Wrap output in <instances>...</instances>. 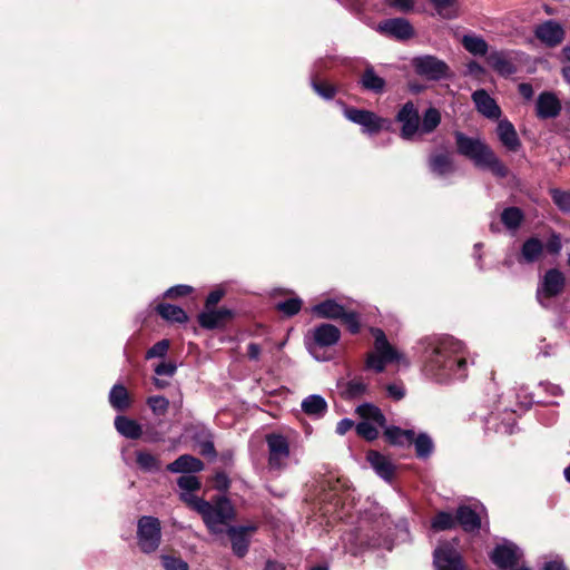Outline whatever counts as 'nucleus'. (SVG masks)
<instances>
[{
  "label": "nucleus",
  "mask_w": 570,
  "mask_h": 570,
  "mask_svg": "<svg viewBox=\"0 0 570 570\" xmlns=\"http://www.w3.org/2000/svg\"><path fill=\"white\" fill-rule=\"evenodd\" d=\"M456 522H459L465 531H474L480 528L481 520L476 509L468 505H461L456 511Z\"/></svg>",
  "instance_id": "a878e982"
},
{
  "label": "nucleus",
  "mask_w": 570,
  "mask_h": 570,
  "mask_svg": "<svg viewBox=\"0 0 570 570\" xmlns=\"http://www.w3.org/2000/svg\"><path fill=\"white\" fill-rule=\"evenodd\" d=\"M161 528L157 518L141 517L137 522V544L144 553L156 551L160 544Z\"/></svg>",
  "instance_id": "20e7f679"
},
{
  "label": "nucleus",
  "mask_w": 570,
  "mask_h": 570,
  "mask_svg": "<svg viewBox=\"0 0 570 570\" xmlns=\"http://www.w3.org/2000/svg\"><path fill=\"white\" fill-rule=\"evenodd\" d=\"M204 469V463L189 454L180 455L177 460L167 465V470L173 473L190 474Z\"/></svg>",
  "instance_id": "5701e85b"
},
{
  "label": "nucleus",
  "mask_w": 570,
  "mask_h": 570,
  "mask_svg": "<svg viewBox=\"0 0 570 570\" xmlns=\"http://www.w3.org/2000/svg\"><path fill=\"white\" fill-rule=\"evenodd\" d=\"M435 7L438 13L443 18H453L454 13L450 10V7L454 0H430Z\"/></svg>",
  "instance_id": "09e8293b"
},
{
  "label": "nucleus",
  "mask_w": 570,
  "mask_h": 570,
  "mask_svg": "<svg viewBox=\"0 0 570 570\" xmlns=\"http://www.w3.org/2000/svg\"><path fill=\"white\" fill-rule=\"evenodd\" d=\"M301 306H302V301L299 298L295 297V298H289L285 302L278 303L276 307L283 314H285L287 316H292L299 312Z\"/></svg>",
  "instance_id": "79ce46f5"
},
{
  "label": "nucleus",
  "mask_w": 570,
  "mask_h": 570,
  "mask_svg": "<svg viewBox=\"0 0 570 570\" xmlns=\"http://www.w3.org/2000/svg\"><path fill=\"white\" fill-rule=\"evenodd\" d=\"M247 355L250 360L257 361L261 355V347L256 343H249L247 346Z\"/></svg>",
  "instance_id": "680f3d73"
},
{
  "label": "nucleus",
  "mask_w": 570,
  "mask_h": 570,
  "mask_svg": "<svg viewBox=\"0 0 570 570\" xmlns=\"http://www.w3.org/2000/svg\"><path fill=\"white\" fill-rule=\"evenodd\" d=\"M497 136L501 144L511 151L518 150L521 146L514 126L507 119H502L498 122Z\"/></svg>",
  "instance_id": "4be33fe9"
},
{
  "label": "nucleus",
  "mask_w": 570,
  "mask_h": 570,
  "mask_svg": "<svg viewBox=\"0 0 570 570\" xmlns=\"http://www.w3.org/2000/svg\"><path fill=\"white\" fill-rule=\"evenodd\" d=\"M414 434V430H384L385 441L400 448L413 445Z\"/></svg>",
  "instance_id": "cd10ccee"
},
{
  "label": "nucleus",
  "mask_w": 570,
  "mask_h": 570,
  "mask_svg": "<svg viewBox=\"0 0 570 570\" xmlns=\"http://www.w3.org/2000/svg\"><path fill=\"white\" fill-rule=\"evenodd\" d=\"M148 405L156 415H164L168 410L169 402L164 396L155 395L148 399Z\"/></svg>",
  "instance_id": "37998d69"
},
{
  "label": "nucleus",
  "mask_w": 570,
  "mask_h": 570,
  "mask_svg": "<svg viewBox=\"0 0 570 570\" xmlns=\"http://www.w3.org/2000/svg\"><path fill=\"white\" fill-rule=\"evenodd\" d=\"M543 244L537 237L527 239L521 248V257L525 263H533L542 255Z\"/></svg>",
  "instance_id": "c756f323"
},
{
  "label": "nucleus",
  "mask_w": 570,
  "mask_h": 570,
  "mask_svg": "<svg viewBox=\"0 0 570 570\" xmlns=\"http://www.w3.org/2000/svg\"><path fill=\"white\" fill-rule=\"evenodd\" d=\"M412 67L419 76L428 80L439 81L452 77L449 66L434 56L415 57L412 60Z\"/></svg>",
  "instance_id": "39448f33"
},
{
  "label": "nucleus",
  "mask_w": 570,
  "mask_h": 570,
  "mask_svg": "<svg viewBox=\"0 0 570 570\" xmlns=\"http://www.w3.org/2000/svg\"><path fill=\"white\" fill-rule=\"evenodd\" d=\"M379 30L396 39H409L413 36V28L410 22L403 18H392L380 23Z\"/></svg>",
  "instance_id": "2eb2a0df"
},
{
  "label": "nucleus",
  "mask_w": 570,
  "mask_h": 570,
  "mask_svg": "<svg viewBox=\"0 0 570 570\" xmlns=\"http://www.w3.org/2000/svg\"><path fill=\"white\" fill-rule=\"evenodd\" d=\"M430 170L439 176L446 177L456 170L452 156L449 153L433 154L429 159Z\"/></svg>",
  "instance_id": "aec40b11"
},
{
  "label": "nucleus",
  "mask_w": 570,
  "mask_h": 570,
  "mask_svg": "<svg viewBox=\"0 0 570 570\" xmlns=\"http://www.w3.org/2000/svg\"><path fill=\"white\" fill-rule=\"evenodd\" d=\"M224 296V292L220 289H216L209 293L206 299V308H210L215 306Z\"/></svg>",
  "instance_id": "bf43d9fd"
},
{
  "label": "nucleus",
  "mask_w": 570,
  "mask_h": 570,
  "mask_svg": "<svg viewBox=\"0 0 570 570\" xmlns=\"http://www.w3.org/2000/svg\"><path fill=\"white\" fill-rule=\"evenodd\" d=\"M268 446V463L273 469H282L286 465L289 456V443L281 433H269L266 435Z\"/></svg>",
  "instance_id": "1a4fd4ad"
},
{
  "label": "nucleus",
  "mask_w": 570,
  "mask_h": 570,
  "mask_svg": "<svg viewBox=\"0 0 570 570\" xmlns=\"http://www.w3.org/2000/svg\"><path fill=\"white\" fill-rule=\"evenodd\" d=\"M441 122V114L436 108H429L424 115L422 124L420 125V134L432 132Z\"/></svg>",
  "instance_id": "e433bc0d"
},
{
  "label": "nucleus",
  "mask_w": 570,
  "mask_h": 570,
  "mask_svg": "<svg viewBox=\"0 0 570 570\" xmlns=\"http://www.w3.org/2000/svg\"><path fill=\"white\" fill-rule=\"evenodd\" d=\"M546 247L550 254L558 255L562 248L560 235L557 233H552L547 242Z\"/></svg>",
  "instance_id": "5fc2aeb1"
},
{
  "label": "nucleus",
  "mask_w": 570,
  "mask_h": 570,
  "mask_svg": "<svg viewBox=\"0 0 570 570\" xmlns=\"http://www.w3.org/2000/svg\"><path fill=\"white\" fill-rule=\"evenodd\" d=\"M425 372L439 381L466 377L464 345L452 337H424L419 342Z\"/></svg>",
  "instance_id": "f257e3e1"
},
{
  "label": "nucleus",
  "mask_w": 570,
  "mask_h": 570,
  "mask_svg": "<svg viewBox=\"0 0 570 570\" xmlns=\"http://www.w3.org/2000/svg\"><path fill=\"white\" fill-rule=\"evenodd\" d=\"M191 291H193V288L188 285H177V286L170 287L166 292V296L170 297V298L185 296V295H188L189 293H191Z\"/></svg>",
  "instance_id": "4d7b16f0"
},
{
  "label": "nucleus",
  "mask_w": 570,
  "mask_h": 570,
  "mask_svg": "<svg viewBox=\"0 0 570 570\" xmlns=\"http://www.w3.org/2000/svg\"><path fill=\"white\" fill-rule=\"evenodd\" d=\"M387 394L394 400H401L404 396V389L399 384H390L386 387Z\"/></svg>",
  "instance_id": "13d9d810"
},
{
  "label": "nucleus",
  "mask_w": 570,
  "mask_h": 570,
  "mask_svg": "<svg viewBox=\"0 0 570 570\" xmlns=\"http://www.w3.org/2000/svg\"><path fill=\"white\" fill-rule=\"evenodd\" d=\"M256 531V525H240V527H229L227 529V534L232 541L233 552L243 558L249 547V540L252 534Z\"/></svg>",
  "instance_id": "ddd939ff"
},
{
  "label": "nucleus",
  "mask_w": 570,
  "mask_h": 570,
  "mask_svg": "<svg viewBox=\"0 0 570 570\" xmlns=\"http://www.w3.org/2000/svg\"><path fill=\"white\" fill-rule=\"evenodd\" d=\"M137 463L142 470L147 472H154L159 470V463L157 459L147 452H139L137 454Z\"/></svg>",
  "instance_id": "ea45409f"
},
{
  "label": "nucleus",
  "mask_w": 570,
  "mask_h": 570,
  "mask_svg": "<svg viewBox=\"0 0 570 570\" xmlns=\"http://www.w3.org/2000/svg\"><path fill=\"white\" fill-rule=\"evenodd\" d=\"M302 410L309 416L322 417L327 411V403L321 395H309L303 400Z\"/></svg>",
  "instance_id": "c85d7f7f"
},
{
  "label": "nucleus",
  "mask_w": 570,
  "mask_h": 570,
  "mask_svg": "<svg viewBox=\"0 0 570 570\" xmlns=\"http://www.w3.org/2000/svg\"><path fill=\"white\" fill-rule=\"evenodd\" d=\"M347 326L351 333H357L360 330L358 316L354 312H344V315L340 318Z\"/></svg>",
  "instance_id": "603ef678"
},
{
  "label": "nucleus",
  "mask_w": 570,
  "mask_h": 570,
  "mask_svg": "<svg viewBox=\"0 0 570 570\" xmlns=\"http://www.w3.org/2000/svg\"><path fill=\"white\" fill-rule=\"evenodd\" d=\"M356 414L361 422L356 428H386V420L381 410L370 403H364L356 407Z\"/></svg>",
  "instance_id": "4468645a"
},
{
  "label": "nucleus",
  "mask_w": 570,
  "mask_h": 570,
  "mask_svg": "<svg viewBox=\"0 0 570 570\" xmlns=\"http://www.w3.org/2000/svg\"><path fill=\"white\" fill-rule=\"evenodd\" d=\"M455 142L458 153L470 159L475 167L489 170L499 178L508 176L507 166L481 138L469 137L458 131L455 132Z\"/></svg>",
  "instance_id": "f03ea898"
},
{
  "label": "nucleus",
  "mask_w": 570,
  "mask_h": 570,
  "mask_svg": "<svg viewBox=\"0 0 570 570\" xmlns=\"http://www.w3.org/2000/svg\"><path fill=\"white\" fill-rule=\"evenodd\" d=\"M230 316V311L227 308L210 309L206 308L205 312L198 315V322L202 327L212 330L224 324Z\"/></svg>",
  "instance_id": "b1692460"
},
{
  "label": "nucleus",
  "mask_w": 570,
  "mask_h": 570,
  "mask_svg": "<svg viewBox=\"0 0 570 570\" xmlns=\"http://www.w3.org/2000/svg\"><path fill=\"white\" fill-rule=\"evenodd\" d=\"M372 334L375 338L374 352L366 358V367L375 372H383L387 363L396 362L407 365L405 357L400 354L389 342L384 332L380 328H373Z\"/></svg>",
  "instance_id": "7ed1b4c3"
},
{
  "label": "nucleus",
  "mask_w": 570,
  "mask_h": 570,
  "mask_svg": "<svg viewBox=\"0 0 570 570\" xmlns=\"http://www.w3.org/2000/svg\"><path fill=\"white\" fill-rule=\"evenodd\" d=\"M109 402L115 409H127L130 405V399L127 389L121 384L114 385L109 393Z\"/></svg>",
  "instance_id": "f704fd0d"
},
{
  "label": "nucleus",
  "mask_w": 570,
  "mask_h": 570,
  "mask_svg": "<svg viewBox=\"0 0 570 570\" xmlns=\"http://www.w3.org/2000/svg\"><path fill=\"white\" fill-rule=\"evenodd\" d=\"M178 487L183 491H196L200 488V482L195 475L184 474L178 479Z\"/></svg>",
  "instance_id": "a18cd8bd"
},
{
  "label": "nucleus",
  "mask_w": 570,
  "mask_h": 570,
  "mask_svg": "<svg viewBox=\"0 0 570 570\" xmlns=\"http://www.w3.org/2000/svg\"><path fill=\"white\" fill-rule=\"evenodd\" d=\"M215 487L218 490H226L228 488V478L224 473H217L215 476Z\"/></svg>",
  "instance_id": "e2e57ef3"
},
{
  "label": "nucleus",
  "mask_w": 570,
  "mask_h": 570,
  "mask_svg": "<svg viewBox=\"0 0 570 570\" xmlns=\"http://www.w3.org/2000/svg\"><path fill=\"white\" fill-rule=\"evenodd\" d=\"M472 100L475 104L476 110L489 119H499L501 109L493 98L483 90H475L472 94Z\"/></svg>",
  "instance_id": "f3484780"
},
{
  "label": "nucleus",
  "mask_w": 570,
  "mask_h": 570,
  "mask_svg": "<svg viewBox=\"0 0 570 570\" xmlns=\"http://www.w3.org/2000/svg\"><path fill=\"white\" fill-rule=\"evenodd\" d=\"M357 434L366 441H373L379 436L380 430H356Z\"/></svg>",
  "instance_id": "0e129e2a"
},
{
  "label": "nucleus",
  "mask_w": 570,
  "mask_h": 570,
  "mask_svg": "<svg viewBox=\"0 0 570 570\" xmlns=\"http://www.w3.org/2000/svg\"><path fill=\"white\" fill-rule=\"evenodd\" d=\"M180 497L184 502H186L188 505H190L193 509H195L199 513L203 510L200 503H207V501H204V500L199 499L198 497H196L194 494V491H183Z\"/></svg>",
  "instance_id": "3c124183"
},
{
  "label": "nucleus",
  "mask_w": 570,
  "mask_h": 570,
  "mask_svg": "<svg viewBox=\"0 0 570 570\" xmlns=\"http://www.w3.org/2000/svg\"><path fill=\"white\" fill-rule=\"evenodd\" d=\"M363 88L380 94L384 90L385 80L377 76L372 67H367L360 80Z\"/></svg>",
  "instance_id": "7c9ffc66"
},
{
  "label": "nucleus",
  "mask_w": 570,
  "mask_h": 570,
  "mask_svg": "<svg viewBox=\"0 0 570 570\" xmlns=\"http://www.w3.org/2000/svg\"><path fill=\"white\" fill-rule=\"evenodd\" d=\"M543 570H566L561 560H551L544 563Z\"/></svg>",
  "instance_id": "69168bd1"
},
{
  "label": "nucleus",
  "mask_w": 570,
  "mask_h": 570,
  "mask_svg": "<svg viewBox=\"0 0 570 570\" xmlns=\"http://www.w3.org/2000/svg\"><path fill=\"white\" fill-rule=\"evenodd\" d=\"M561 111V102L553 92H541L537 99V116L542 119L554 118Z\"/></svg>",
  "instance_id": "dca6fc26"
},
{
  "label": "nucleus",
  "mask_w": 570,
  "mask_h": 570,
  "mask_svg": "<svg viewBox=\"0 0 570 570\" xmlns=\"http://www.w3.org/2000/svg\"><path fill=\"white\" fill-rule=\"evenodd\" d=\"M456 524V518L449 513L441 511L432 520L431 527L435 531H444L454 528Z\"/></svg>",
  "instance_id": "4c0bfd02"
},
{
  "label": "nucleus",
  "mask_w": 570,
  "mask_h": 570,
  "mask_svg": "<svg viewBox=\"0 0 570 570\" xmlns=\"http://www.w3.org/2000/svg\"><path fill=\"white\" fill-rule=\"evenodd\" d=\"M524 215L518 207H508L501 213L502 224L512 232H515L523 222Z\"/></svg>",
  "instance_id": "473e14b6"
},
{
  "label": "nucleus",
  "mask_w": 570,
  "mask_h": 570,
  "mask_svg": "<svg viewBox=\"0 0 570 570\" xmlns=\"http://www.w3.org/2000/svg\"><path fill=\"white\" fill-rule=\"evenodd\" d=\"M487 62L502 76H510L517 70L511 53L508 51H491L487 57Z\"/></svg>",
  "instance_id": "a211bd4d"
},
{
  "label": "nucleus",
  "mask_w": 570,
  "mask_h": 570,
  "mask_svg": "<svg viewBox=\"0 0 570 570\" xmlns=\"http://www.w3.org/2000/svg\"><path fill=\"white\" fill-rule=\"evenodd\" d=\"M462 45L472 55L484 56L488 52V43L480 36L466 35L462 38Z\"/></svg>",
  "instance_id": "c9c22d12"
},
{
  "label": "nucleus",
  "mask_w": 570,
  "mask_h": 570,
  "mask_svg": "<svg viewBox=\"0 0 570 570\" xmlns=\"http://www.w3.org/2000/svg\"><path fill=\"white\" fill-rule=\"evenodd\" d=\"M312 85L316 94L325 99H331L335 95L334 87L327 82H318L313 80Z\"/></svg>",
  "instance_id": "8fccbe9b"
},
{
  "label": "nucleus",
  "mask_w": 570,
  "mask_h": 570,
  "mask_svg": "<svg viewBox=\"0 0 570 570\" xmlns=\"http://www.w3.org/2000/svg\"><path fill=\"white\" fill-rule=\"evenodd\" d=\"M551 197L561 212L570 213V193L560 189H552Z\"/></svg>",
  "instance_id": "a19ab883"
},
{
  "label": "nucleus",
  "mask_w": 570,
  "mask_h": 570,
  "mask_svg": "<svg viewBox=\"0 0 570 570\" xmlns=\"http://www.w3.org/2000/svg\"><path fill=\"white\" fill-rule=\"evenodd\" d=\"M415 452L419 458H428L433 451V442L425 433L414 434Z\"/></svg>",
  "instance_id": "58836bf2"
},
{
  "label": "nucleus",
  "mask_w": 570,
  "mask_h": 570,
  "mask_svg": "<svg viewBox=\"0 0 570 570\" xmlns=\"http://www.w3.org/2000/svg\"><path fill=\"white\" fill-rule=\"evenodd\" d=\"M176 364L173 362H163L155 367V373L158 376L171 377L176 372Z\"/></svg>",
  "instance_id": "6e6d98bb"
},
{
  "label": "nucleus",
  "mask_w": 570,
  "mask_h": 570,
  "mask_svg": "<svg viewBox=\"0 0 570 570\" xmlns=\"http://www.w3.org/2000/svg\"><path fill=\"white\" fill-rule=\"evenodd\" d=\"M535 36L548 46H556L561 42L564 36L562 27L554 21H547L535 29Z\"/></svg>",
  "instance_id": "6ab92c4d"
},
{
  "label": "nucleus",
  "mask_w": 570,
  "mask_h": 570,
  "mask_svg": "<svg viewBox=\"0 0 570 570\" xmlns=\"http://www.w3.org/2000/svg\"><path fill=\"white\" fill-rule=\"evenodd\" d=\"M455 543L443 542L434 551V566L436 570H464L462 559Z\"/></svg>",
  "instance_id": "9d476101"
},
{
  "label": "nucleus",
  "mask_w": 570,
  "mask_h": 570,
  "mask_svg": "<svg viewBox=\"0 0 570 570\" xmlns=\"http://www.w3.org/2000/svg\"><path fill=\"white\" fill-rule=\"evenodd\" d=\"M386 6L395 11L407 13L413 10L415 0H386Z\"/></svg>",
  "instance_id": "49530a36"
},
{
  "label": "nucleus",
  "mask_w": 570,
  "mask_h": 570,
  "mask_svg": "<svg viewBox=\"0 0 570 570\" xmlns=\"http://www.w3.org/2000/svg\"><path fill=\"white\" fill-rule=\"evenodd\" d=\"M366 458L377 475L385 481H391L393 479L395 466L389 458L382 455L377 451H368Z\"/></svg>",
  "instance_id": "412c9836"
},
{
  "label": "nucleus",
  "mask_w": 570,
  "mask_h": 570,
  "mask_svg": "<svg viewBox=\"0 0 570 570\" xmlns=\"http://www.w3.org/2000/svg\"><path fill=\"white\" fill-rule=\"evenodd\" d=\"M341 393L345 397H358L366 392V384L362 379H353L350 381H343L338 384Z\"/></svg>",
  "instance_id": "72a5a7b5"
},
{
  "label": "nucleus",
  "mask_w": 570,
  "mask_h": 570,
  "mask_svg": "<svg viewBox=\"0 0 570 570\" xmlns=\"http://www.w3.org/2000/svg\"><path fill=\"white\" fill-rule=\"evenodd\" d=\"M566 286V277L562 272L551 268L546 272L537 288V299L540 305L547 307V301L560 295Z\"/></svg>",
  "instance_id": "0eeeda50"
},
{
  "label": "nucleus",
  "mask_w": 570,
  "mask_h": 570,
  "mask_svg": "<svg viewBox=\"0 0 570 570\" xmlns=\"http://www.w3.org/2000/svg\"><path fill=\"white\" fill-rule=\"evenodd\" d=\"M122 436L126 439L136 440L142 435V430H119Z\"/></svg>",
  "instance_id": "338daca9"
},
{
  "label": "nucleus",
  "mask_w": 570,
  "mask_h": 570,
  "mask_svg": "<svg viewBox=\"0 0 570 570\" xmlns=\"http://www.w3.org/2000/svg\"><path fill=\"white\" fill-rule=\"evenodd\" d=\"M397 121L402 124L401 137L412 139L420 131V115L412 101L406 102L396 116Z\"/></svg>",
  "instance_id": "f8f14e48"
},
{
  "label": "nucleus",
  "mask_w": 570,
  "mask_h": 570,
  "mask_svg": "<svg viewBox=\"0 0 570 570\" xmlns=\"http://www.w3.org/2000/svg\"><path fill=\"white\" fill-rule=\"evenodd\" d=\"M202 517L212 532H220V525L233 518V507L227 499H219L215 504L200 503Z\"/></svg>",
  "instance_id": "423d86ee"
},
{
  "label": "nucleus",
  "mask_w": 570,
  "mask_h": 570,
  "mask_svg": "<svg viewBox=\"0 0 570 570\" xmlns=\"http://www.w3.org/2000/svg\"><path fill=\"white\" fill-rule=\"evenodd\" d=\"M196 440V446L199 450V453L204 456H212L214 458L216 455L214 444L210 440H204L199 441V436H195Z\"/></svg>",
  "instance_id": "864d4df0"
},
{
  "label": "nucleus",
  "mask_w": 570,
  "mask_h": 570,
  "mask_svg": "<svg viewBox=\"0 0 570 570\" xmlns=\"http://www.w3.org/2000/svg\"><path fill=\"white\" fill-rule=\"evenodd\" d=\"M115 428H137L134 423L126 421L124 417L118 416L115 420Z\"/></svg>",
  "instance_id": "774afa93"
},
{
  "label": "nucleus",
  "mask_w": 570,
  "mask_h": 570,
  "mask_svg": "<svg viewBox=\"0 0 570 570\" xmlns=\"http://www.w3.org/2000/svg\"><path fill=\"white\" fill-rule=\"evenodd\" d=\"M492 562L500 570H513V568L520 566L523 558L522 550L512 541L502 540L490 554Z\"/></svg>",
  "instance_id": "6e6552de"
},
{
  "label": "nucleus",
  "mask_w": 570,
  "mask_h": 570,
  "mask_svg": "<svg viewBox=\"0 0 570 570\" xmlns=\"http://www.w3.org/2000/svg\"><path fill=\"white\" fill-rule=\"evenodd\" d=\"M340 330L332 324H322L315 327L313 337L318 346H331L340 340Z\"/></svg>",
  "instance_id": "393cba45"
},
{
  "label": "nucleus",
  "mask_w": 570,
  "mask_h": 570,
  "mask_svg": "<svg viewBox=\"0 0 570 570\" xmlns=\"http://www.w3.org/2000/svg\"><path fill=\"white\" fill-rule=\"evenodd\" d=\"M163 566L166 570H189L185 561L171 556L163 557Z\"/></svg>",
  "instance_id": "de8ad7c7"
},
{
  "label": "nucleus",
  "mask_w": 570,
  "mask_h": 570,
  "mask_svg": "<svg viewBox=\"0 0 570 570\" xmlns=\"http://www.w3.org/2000/svg\"><path fill=\"white\" fill-rule=\"evenodd\" d=\"M157 312L163 318L170 322L185 323L188 320L186 312L176 305L159 304Z\"/></svg>",
  "instance_id": "2f4dec72"
},
{
  "label": "nucleus",
  "mask_w": 570,
  "mask_h": 570,
  "mask_svg": "<svg viewBox=\"0 0 570 570\" xmlns=\"http://www.w3.org/2000/svg\"><path fill=\"white\" fill-rule=\"evenodd\" d=\"M344 115L352 122L362 126L363 130L368 134L379 132L387 124L386 119L368 110L346 108Z\"/></svg>",
  "instance_id": "9b49d317"
},
{
  "label": "nucleus",
  "mask_w": 570,
  "mask_h": 570,
  "mask_svg": "<svg viewBox=\"0 0 570 570\" xmlns=\"http://www.w3.org/2000/svg\"><path fill=\"white\" fill-rule=\"evenodd\" d=\"M169 350V341L161 340L153 345L146 353V358L164 357Z\"/></svg>",
  "instance_id": "c03bdc74"
},
{
  "label": "nucleus",
  "mask_w": 570,
  "mask_h": 570,
  "mask_svg": "<svg viewBox=\"0 0 570 570\" xmlns=\"http://www.w3.org/2000/svg\"><path fill=\"white\" fill-rule=\"evenodd\" d=\"M312 312L322 318L337 320L344 315L345 308L334 299H326L313 306Z\"/></svg>",
  "instance_id": "bb28decb"
},
{
  "label": "nucleus",
  "mask_w": 570,
  "mask_h": 570,
  "mask_svg": "<svg viewBox=\"0 0 570 570\" xmlns=\"http://www.w3.org/2000/svg\"><path fill=\"white\" fill-rule=\"evenodd\" d=\"M519 92L527 100H530L533 97V89L530 83H525V82L520 83Z\"/></svg>",
  "instance_id": "052dcab7"
}]
</instances>
